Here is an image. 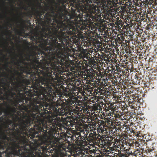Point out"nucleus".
Segmentation results:
<instances>
[{
  "label": "nucleus",
  "mask_w": 157,
  "mask_h": 157,
  "mask_svg": "<svg viewBox=\"0 0 157 157\" xmlns=\"http://www.w3.org/2000/svg\"><path fill=\"white\" fill-rule=\"evenodd\" d=\"M42 34L40 36L33 37L31 39L35 41L36 43L39 44L37 46H35V49L38 50V53L33 51V53L35 56L33 60V63L39 64L40 61L38 60L36 56L40 54L43 59H51L48 63L42 66L40 70L38 68L36 67L35 65L32 67L29 66V63H25L24 60L22 61L17 60L14 62L15 65L20 67V70L21 72L20 75L22 78V74L23 73L26 74V76L30 75L31 80L35 81L34 84H31V87L33 89V92L36 95L38 96L37 98L40 102H49L56 95L55 80H57L63 75V67L62 65L65 63V59L62 56L63 53L62 50H53V48H51V45H54V42L49 44L48 40L44 39L45 33ZM21 59L24 60V57L21 54Z\"/></svg>",
  "instance_id": "nucleus-1"
},
{
  "label": "nucleus",
  "mask_w": 157,
  "mask_h": 157,
  "mask_svg": "<svg viewBox=\"0 0 157 157\" xmlns=\"http://www.w3.org/2000/svg\"><path fill=\"white\" fill-rule=\"evenodd\" d=\"M17 73L19 75L20 77V83L22 84L23 86V89H20L19 86H17L15 88V90L16 92H18L17 94L15 92H12L11 90L9 89V84L10 82L7 84L6 83L2 82L0 83L1 84H3L2 86L5 90H7L8 92L6 91L5 94L7 96H11V97H14L15 96L16 99L18 100L19 102L24 103L25 101V104L27 105L29 109H28L25 105L23 107H21V105H20L18 109L21 110H23L25 111V113H23V115H25L26 114H28L30 115V119L32 121H34L36 123L41 124V125H48L47 123H44V120L45 118V115L47 113H50L52 114L53 116L56 117L55 119L60 118V124L62 121L63 118L62 117L59 116L61 112L63 111V105H61L59 104H56L55 105H51L49 102H41L39 101L37 98L38 96L36 95L34 92H32V90H28L29 92H26L25 90L26 87H29L30 88V81L29 79H26L24 78V75L22 74V78L21 77L20 75L21 74V72L20 74L17 71H16Z\"/></svg>",
  "instance_id": "nucleus-2"
},
{
  "label": "nucleus",
  "mask_w": 157,
  "mask_h": 157,
  "mask_svg": "<svg viewBox=\"0 0 157 157\" xmlns=\"http://www.w3.org/2000/svg\"><path fill=\"white\" fill-rule=\"evenodd\" d=\"M30 115L28 114L23 115L21 118L18 115L13 116V120L8 119L4 122L5 129H0V134L4 132L7 137L10 138V144L12 147H9L7 149L13 150L17 146L16 142L22 145H29V140L26 136L30 137L31 139L37 137L39 139L38 132H42L45 135L55 134L56 130V119L49 122L48 125H41L38 123L30 119ZM11 150V149H10Z\"/></svg>",
  "instance_id": "nucleus-3"
},
{
  "label": "nucleus",
  "mask_w": 157,
  "mask_h": 157,
  "mask_svg": "<svg viewBox=\"0 0 157 157\" xmlns=\"http://www.w3.org/2000/svg\"><path fill=\"white\" fill-rule=\"evenodd\" d=\"M62 6H59L55 15L47 13L44 16L48 23L52 24V26L44 28L43 31L45 33V37L50 38L54 42L51 45L52 50H61L63 52L65 47L70 46L72 42V35L74 34L73 25L78 23L77 17L71 14L68 17L64 16Z\"/></svg>",
  "instance_id": "nucleus-4"
},
{
  "label": "nucleus",
  "mask_w": 157,
  "mask_h": 157,
  "mask_svg": "<svg viewBox=\"0 0 157 157\" xmlns=\"http://www.w3.org/2000/svg\"><path fill=\"white\" fill-rule=\"evenodd\" d=\"M0 149H4L6 148V150L5 151V152L7 157H12L13 155H19L20 154V151L26 148L25 145L23 146L16 142L17 146L15 147L13 150H10V149L7 150L9 147H12V145L10 144V138L7 137L5 132H2L1 134H0Z\"/></svg>",
  "instance_id": "nucleus-5"
},
{
  "label": "nucleus",
  "mask_w": 157,
  "mask_h": 157,
  "mask_svg": "<svg viewBox=\"0 0 157 157\" xmlns=\"http://www.w3.org/2000/svg\"><path fill=\"white\" fill-rule=\"evenodd\" d=\"M87 2H82V0L78 1L77 3H78L81 5H82L83 8H82V9H83V10L81 9L78 11L77 9H76L74 11H72L73 13H76V14H77V13L76 12V11L78 12L80 20H81V18L83 17L84 15L85 16L84 18H85V17H86V18L88 19L90 18V17L92 16V13H87V10L88 9L90 10L92 9L94 10L96 8V6L94 5V3L95 2L97 3L99 0H87Z\"/></svg>",
  "instance_id": "nucleus-6"
},
{
  "label": "nucleus",
  "mask_w": 157,
  "mask_h": 157,
  "mask_svg": "<svg viewBox=\"0 0 157 157\" xmlns=\"http://www.w3.org/2000/svg\"><path fill=\"white\" fill-rule=\"evenodd\" d=\"M71 6H72L71 7V10L72 11H74L75 9H77L78 10H79L81 9L83 10V6L82 5H80L79 3H76L78 1L80 0H71ZM68 0H57L58 2H60L63 5H64L66 2H67ZM82 2H87V0H82Z\"/></svg>",
  "instance_id": "nucleus-7"
},
{
  "label": "nucleus",
  "mask_w": 157,
  "mask_h": 157,
  "mask_svg": "<svg viewBox=\"0 0 157 157\" xmlns=\"http://www.w3.org/2000/svg\"><path fill=\"white\" fill-rule=\"evenodd\" d=\"M4 104L3 103H0V116L2 115L3 112H4L6 116H9V117H10V116L12 115V112H15V109L7 105V103L5 104L6 108H4L3 107Z\"/></svg>",
  "instance_id": "nucleus-8"
},
{
  "label": "nucleus",
  "mask_w": 157,
  "mask_h": 157,
  "mask_svg": "<svg viewBox=\"0 0 157 157\" xmlns=\"http://www.w3.org/2000/svg\"><path fill=\"white\" fill-rule=\"evenodd\" d=\"M38 6L39 7H40V8L42 9V10L40 11H39V10H38L37 9H35V10L36 11V13L34 15H36V16H37V17H40L42 16L45 13L44 15V16L45 14L46 13V11H49V10H50L49 6L46 5V7L45 8H43V6L41 5V4L40 3L38 5ZM44 18H45L46 22L48 23H49L47 21L45 17H44Z\"/></svg>",
  "instance_id": "nucleus-9"
},
{
  "label": "nucleus",
  "mask_w": 157,
  "mask_h": 157,
  "mask_svg": "<svg viewBox=\"0 0 157 157\" xmlns=\"http://www.w3.org/2000/svg\"><path fill=\"white\" fill-rule=\"evenodd\" d=\"M42 152H41L40 149H38V151H35V155L33 153L29 154L26 157H43V153L45 151H47V146H45L42 147Z\"/></svg>",
  "instance_id": "nucleus-10"
},
{
  "label": "nucleus",
  "mask_w": 157,
  "mask_h": 157,
  "mask_svg": "<svg viewBox=\"0 0 157 157\" xmlns=\"http://www.w3.org/2000/svg\"><path fill=\"white\" fill-rule=\"evenodd\" d=\"M97 134L96 133V129H94L93 132H90L89 134L88 140L90 143H96V136Z\"/></svg>",
  "instance_id": "nucleus-11"
},
{
  "label": "nucleus",
  "mask_w": 157,
  "mask_h": 157,
  "mask_svg": "<svg viewBox=\"0 0 157 157\" xmlns=\"http://www.w3.org/2000/svg\"><path fill=\"white\" fill-rule=\"evenodd\" d=\"M86 141L85 137H84V136H82L81 134L76 137L75 142L79 145H83Z\"/></svg>",
  "instance_id": "nucleus-12"
},
{
  "label": "nucleus",
  "mask_w": 157,
  "mask_h": 157,
  "mask_svg": "<svg viewBox=\"0 0 157 157\" xmlns=\"http://www.w3.org/2000/svg\"><path fill=\"white\" fill-rule=\"evenodd\" d=\"M133 155L136 157H144L143 154L142 152L141 151V149L139 148H136L134 149L132 152Z\"/></svg>",
  "instance_id": "nucleus-13"
},
{
  "label": "nucleus",
  "mask_w": 157,
  "mask_h": 157,
  "mask_svg": "<svg viewBox=\"0 0 157 157\" xmlns=\"http://www.w3.org/2000/svg\"><path fill=\"white\" fill-rule=\"evenodd\" d=\"M86 156L88 155H86L85 153L82 152L81 151H79L78 153L76 152L74 153V157H87Z\"/></svg>",
  "instance_id": "nucleus-14"
},
{
  "label": "nucleus",
  "mask_w": 157,
  "mask_h": 157,
  "mask_svg": "<svg viewBox=\"0 0 157 157\" xmlns=\"http://www.w3.org/2000/svg\"><path fill=\"white\" fill-rule=\"evenodd\" d=\"M134 94H132V92L130 94V96L129 97V99L128 101L130 103H131L133 104V102H134Z\"/></svg>",
  "instance_id": "nucleus-15"
},
{
  "label": "nucleus",
  "mask_w": 157,
  "mask_h": 157,
  "mask_svg": "<svg viewBox=\"0 0 157 157\" xmlns=\"http://www.w3.org/2000/svg\"><path fill=\"white\" fill-rule=\"evenodd\" d=\"M141 99H139V97L138 96V94H134V102H133V104H135V102H140V100Z\"/></svg>",
  "instance_id": "nucleus-16"
},
{
  "label": "nucleus",
  "mask_w": 157,
  "mask_h": 157,
  "mask_svg": "<svg viewBox=\"0 0 157 157\" xmlns=\"http://www.w3.org/2000/svg\"><path fill=\"white\" fill-rule=\"evenodd\" d=\"M114 148L116 151H118L119 152L118 153H121L122 151V146L121 145H117V146H114Z\"/></svg>",
  "instance_id": "nucleus-17"
},
{
  "label": "nucleus",
  "mask_w": 157,
  "mask_h": 157,
  "mask_svg": "<svg viewBox=\"0 0 157 157\" xmlns=\"http://www.w3.org/2000/svg\"><path fill=\"white\" fill-rule=\"evenodd\" d=\"M135 81H134L135 82L136 84H140V80L141 79V78L140 77H139L137 75H135Z\"/></svg>",
  "instance_id": "nucleus-18"
},
{
  "label": "nucleus",
  "mask_w": 157,
  "mask_h": 157,
  "mask_svg": "<svg viewBox=\"0 0 157 157\" xmlns=\"http://www.w3.org/2000/svg\"><path fill=\"white\" fill-rule=\"evenodd\" d=\"M68 121L67 122V124L68 125H72L73 124V123H74L75 121L73 120H71V119L70 118H68Z\"/></svg>",
  "instance_id": "nucleus-19"
},
{
  "label": "nucleus",
  "mask_w": 157,
  "mask_h": 157,
  "mask_svg": "<svg viewBox=\"0 0 157 157\" xmlns=\"http://www.w3.org/2000/svg\"><path fill=\"white\" fill-rule=\"evenodd\" d=\"M107 93H108L109 92L108 91H106L105 90H99V92L101 94L104 95H106V92Z\"/></svg>",
  "instance_id": "nucleus-20"
},
{
  "label": "nucleus",
  "mask_w": 157,
  "mask_h": 157,
  "mask_svg": "<svg viewBox=\"0 0 157 157\" xmlns=\"http://www.w3.org/2000/svg\"><path fill=\"white\" fill-rule=\"evenodd\" d=\"M89 130H86L84 131V130H82V129L81 130H80V132H83V133L84 134V136H87L88 133H89Z\"/></svg>",
  "instance_id": "nucleus-21"
},
{
  "label": "nucleus",
  "mask_w": 157,
  "mask_h": 157,
  "mask_svg": "<svg viewBox=\"0 0 157 157\" xmlns=\"http://www.w3.org/2000/svg\"><path fill=\"white\" fill-rule=\"evenodd\" d=\"M36 18L38 22H41L43 21L44 19L43 17H41V16L37 17V16H36Z\"/></svg>",
  "instance_id": "nucleus-22"
},
{
  "label": "nucleus",
  "mask_w": 157,
  "mask_h": 157,
  "mask_svg": "<svg viewBox=\"0 0 157 157\" xmlns=\"http://www.w3.org/2000/svg\"><path fill=\"white\" fill-rule=\"evenodd\" d=\"M113 104H110L109 105V106L108 108V110H111V112L112 111V112H114V108H113Z\"/></svg>",
  "instance_id": "nucleus-23"
},
{
  "label": "nucleus",
  "mask_w": 157,
  "mask_h": 157,
  "mask_svg": "<svg viewBox=\"0 0 157 157\" xmlns=\"http://www.w3.org/2000/svg\"><path fill=\"white\" fill-rule=\"evenodd\" d=\"M55 11L54 10V8L52 7L50 9V10L48 11H47V13H49L52 14L54 15V13H55Z\"/></svg>",
  "instance_id": "nucleus-24"
},
{
  "label": "nucleus",
  "mask_w": 157,
  "mask_h": 157,
  "mask_svg": "<svg viewBox=\"0 0 157 157\" xmlns=\"http://www.w3.org/2000/svg\"><path fill=\"white\" fill-rule=\"evenodd\" d=\"M4 115L0 117V122H3L4 123L6 120V117H4Z\"/></svg>",
  "instance_id": "nucleus-25"
},
{
  "label": "nucleus",
  "mask_w": 157,
  "mask_h": 157,
  "mask_svg": "<svg viewBox=\"0 0 157 157\" xmlns=\"http://www.w3.org/2000/svg\"><path fill=\"white\" fill-rule=\"evenodd\" d=\"M21 20L22 22V29L24 31V26L25 25V21L22 19V18L21 19Z\"/></svg>",
  "instance_id": "nucleus-26"
},
{
  "label": "nucleus",
  "mask_w": 157,
  "mask_h": 157,
  "mask_svg": "<svg viewBox=\"0 0 157 157\" xmlns=\"http://www.w3.org/2000/svg\"><path fill=\"white\" fill-rule=\"evenodd\" d=\"M8 63H8V62L7 63H5V69L6 70H7L8 71H10V72H11L12 71H10V70L9 69V68H8Z\"/></svg>",
  "instance_id": "nucleus-27"
},
{
  "label": "nucleus",
  "mask_w": 157,
  "mask_h": 157,
  "mask_svg": "<svg viewBox=\"0 0 157 157\" xmlns=\"http://www.w3.org/2000/svg\"><path fill=\"white\" fill-rule=\"evenodd\" d=\"M127 154H128V156L130 155V154H131L132 155H133L132 154V151H131V149L130 148L129 149H128V152H127Z\"/></svg>",
  "instance_id": "nucleus-28"
},
{
  "label": "nucleus",
  "mask_w": 157,
  "mask_h": 157,
  "mask_svg": "<svg viewBox=\"0 0 157 157\" xmlns=\"http://www.w3.org/2000/svg\"><path fill=\"white\" fill-rule=\"evenodd\" d=\"M144 86L145 87H148L149 86V83L148 82H147L145 83H144Z\"/></svg>",
  "instance_id": "nucleus-29"
},
{
  "label": "nucleus",
  "mask_w": 157,
  "mask_h": 157,
  "mask_svg": "<svg viewBox=\"0 0 157 157\" xmlns=\"http://www.w3.org/2000/svg\"><path fill=\"white\" fill-rule=\"evenodd\" d=\"M80 135H81L80 132H76L75 133V137H76V139H75V140H76V137H77V136H79Z\"/></svg>",
  "instance_id": "nucleus-30"
},
{
  "label": "nucleus",
  "mask_w": 157,
  "mask_h": 157,
  "mask_svg": "<svg viewBox=\"0 0 157 157\" xmlns=\"http://www.w3.org/2000/svg\"><path fill=\"white\" fill-rule=\"evenodd\" d=\"M86 154H87L88 155H90V154H92V152L91 150H89L86 151Z\"/></svg>",
  "instance_id": "nucleus-31"
},
{
  "label": "nucleus",
  "mask_w": 157,
  "mask_h": 157,
  "mask_svg": "<svg viewBox=\"0 0 157 157\" xmlns=\"http://www.w3.org/2000/svg\"><path fill=\"white\" fill-rule=\"evenodd\" d=\"M3 89L1 87H0V95H2L3 94Z\"/></svg>",
  "instance_id": "nucleus-32"
},
{
  "label": "nucleus",
  "mask_w": 157,
  "mask_h": 157,
  "mask_svg": "<svg viewBox=\"0 0 157 157\" xmlns=\"http://www.w3.org/2000/svg\"><path fill=\"white\" fill-rule=\"evenodd\" d=\"M6 73L5 72H3L2 74V76H6Z\"/></svg>",
  "instance_id": "nucleus-33"
},
{
  "label": "nucleus",
  "mask_w": 157,
  "mask_h": 157,
  "mask_svg": "<svg viewBox=\"0 0 157 157\" xmlns=\"http://www.w3.org/2000/svg\"><path fill=\"white\" fill-rule=\"evenodd\" d=\"M8 26H12V24H11V23H9L8 24Z\"/></svg>",
  "instance_id": "nucleus-34"
},
{
  "label": "nucleus",
  "mask_w": 157,
  "mask_h": 157,
  "mask_svg": "<svg viewBox=\"0 0 157 157\" xmlns=\"http://www.w3.org/2000/svg\"><path fill=\"white\" fill-rule=\"evenodd\" d=\"M94 129H96L95 128H93V129H90V131H91V132H93V131H94Z\"/></svg>",
  "instance_id": "nucleus-35"
},
{
  "label": "nucleus",
  "mask_w": 157,
  "mask_h": 157,
  "mask_svg": "<svg viewBox=\"0 0 157 157\" xmlns=\"http://www.w3.org/2000/svg\"><path fill=\"white\" fill-rule=\"evenodd\" d=\"M0 99H4V97L2 96H0Z\"/></svg>",
  "instance_id": "nucleus-36"
},
{
  "label": "nucleus",
  "mask_w": 157,
  "mask_h": 157,
  "mask_svg": "<svg viewBox=\"0 0 157 157\" xmlns=\"http://www.w3.org/2000/svg\"><path fill=\"white\" fill-rule=\"evenodd\" d=\"M128 144H129V145L130 146H131L132 145V143H131L130 144V143H128Z\"/></svg>",
  "instance_id": "nucleus-37"
},
{
  "label": "nucleus",
  "mask_w": 157,
  "mask_h": 157,
  "mask_svg": "<svg viewBox=\"0 0 157 157\" xmlns=\"http://www.w3.org/2000/svg\"><path fill=\"white\" fill-rule=\"evenodd\" d=\"M28 16L30 17H32V14L31 13H30V14H29Z\"/></svg>",
  "instance_id": "nucleus-38"
},
{
  "label": "nucleus",
  "mask_w": 157,
  "mask_h": 157,
  "mask_svg": "<svg viewBox=\"0 0 157 157\" xmlns=\"http://www.w3.org/2000/svg\"><path fill=\"white\" fill-rule=\"evenodd\" d=\"M6 43L7 44V47H8V46H9V44L8 43V42H6Z\"/></svg>",
  "instance_id": "nucleus-39"
},
{
  "label": "nucleus",
  "mask_w": 157,
  "mask_h": 157,
  "mask_svg": "<svg viewBox=\"0 0 157 157\" xmlns=\"http://www.w3.org/2000/svg\"><path fill=\"white\" fill-rule=\"evenodd\" d=\"M128 149H126V152H128Z\"/></svg>",
  "instance_id": "nucleus-40"
},
{
  "label": "nucleus",
  "mask_w": 157,
  "mask_h": 157,
  "mask_svg": "<svg viewBox=\"0 0 157 157\" xmlns=\"http://www.w3.org/2000/svg\"><path fill=\"white\" fill-rule=\"evenodd\" d=\"M17 33H21V31H17Z\"/></svg>",
  "instance_id": "nucleus-41"
},
{
  "label": "nucleus",
  "mask_w": 157,
  "mask_h": 157,
  "mask_svg": "<svg viewBox=\"0 0 157 157\" xmlns=\"http://www.w3.org/2000/svg\"><path fill=\"white\" fill-rule=\"evenodd\" d=\"M62 149H63V150H65V148L64 147H62Z\"/></svg>",
  "instance_id": "nucleus-42"
},
{
  "label": "nucleus",
  "mask_w": 157,
  "mask_h": 157,
  "mask_svg": "<svg viewBox=\"0 0 157 157\" xmlns=\"http://www.w3.org/2000/svg\"><path fill=\"white\" fill-rule=\"evenodd\" d=\"M4 59H6V60H7V59H6V58H5V57H4Z\"/></svg>",
  "instance_id": "nucleus-43"
},
{
  "label": "nucleus",
  "mask_w": 157,
  "mask_h": 157,
  "mask_svg": "<svg viewBox=\"0 0 157 157\" xmlns=\"http://www.w3.org/2000/svg\"><path fill=\"white\" fill-rule=\"evenodd\" d=\"M59 149L60 150H61V147L59 148Z\"/></svg>",
  "instance_id": "nucleus-44"
},
{
  "label": "nucleus",
  "mask_w": 157,
  "mask_h": 157,
  "mask_svg": "<svg viewBox=\"0 0 157 157\" xmlns=\"http://www.w3.org/2000/svg\"><path fill=\"white\" fill-rule=\"evenodd\" d=\"M151 150H148L149 152H150V151H151Z\"/></svg>",
  "instance_id": "nucleus-45"
},
{
  "label": "nucleus",
  "mask_w": 157,
  "mask_h": 157,
  "mask_svg": "<svg viewBox=\"0 0 157 157\" xmlns=\"http://www.w3.org/2000/svg\"><path fill=\"white\" fill-rule=\"evenodd\" d=\"M10 101H12L13 100L12 99H11Z\"/></svg>",
  "instance_id": "nucleus-46"
},
{
  "label": "nucleus",
  "mask_w": 157,
  "mask_h": 157,
  "mask_svg": "<svg viewBox=\"0 0 157 157\" xmlns=\"http://www.w3.org/2000/svg\"><path fill=\"white\" fill-rule=\"evenodd\" d=\"M60 157H64V156H61Z\"/></svg>",
  "instance_id": "nucleus-47"
},
{
  "label": "nucleus",
  "mask_w": 157,
  "mask_h": 157,
  "mask_svg": "<svg viewBox=\"0 0 157 157\" xmlns=\"http://www.w3.org/2000/svg\"><path fill=\"white\" fill-rule=\"evenodd\" d=\"M5 78H3V79H5Z\"/></svg>",
  "instance_id": "nucleus-48"
},
{
  "label": "nucleus",
  "mask_w": 157,
  "mask_h": 157,
  "mask_svg": "<svg viewBox=\"0 0 157 157\" xmlns=\"http://www.w3.org/2000/svg\"><path fill=\"white\" fill-rule=\"evenodd\" d=\"M0 73H1V71H0Z\"/></svg>",
  "instance_id": "nucleus-49"
}]
</instances>
